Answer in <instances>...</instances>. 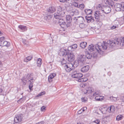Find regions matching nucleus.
<instances>
[{
  "label": "nucleus",
  "mask_w": 124,
  "mask_h": 124,
  "mask_svg": "<svg viewBox=\"0 0 124 124\" xmlns=\"http://www.w3.org/2000/svg\"><path fill=\"white\" fill-rule=\"evenodd\" d=\"M59 24L61 25H66V23L64 21V20L62 18L60 19L59 21Z\"/></svg>",
  "instance_id": "obj_25"
},
{
  "label": "nucleus",
  "mask_w": 124,
  "mask_h": 124,
  "mask_svg": "<svg viewBox=\"0 0 124 124\" xmlns=\"http://www.w3.org/2000/svg\"><path fill=\"white\" fill-rule=\"evenodd\" d=\"M73 4L74 6L75 7H78V4L77 3L75 2L73 3Z\"/></svg>",
  "instance_id": "obj_48"
},
{
  "label": "nucleus",
  "mask_w": 124,
  "mask_h": 124,
  "mask_svg": "<svg viewBox=\"0 0 124 124\" xmlns=\"http://www.w3.org/2000/svg\"><path fill=\"white\" fill-rule=\"evenodd\" d=\"M100 122V120L98 119L94 121V122L96 123V124H99Z\"/></svg>",
  "instance_id": "obj_49"
},
{
  "label": "nucleus",
  "mask_w": 124,
  "mask_h": 124,
  "mask_svg": "<svg viewBox=\"0 0 124 124\" xmlns=\"http://www.w3.org/2000/svg\"><path fill=\"white\" fill-rule=\"evenodd\" d=\"M87 43L85 42H82L80 44L81 47L83 48H84L86 46Z\"/></svg>",
  "instance_id": "obj_29"
},
{
  "label": "nucleus",
  "mask_w": 124,
  "mask_h": 124,
  "mask_svg": "<svg viewBox=\"0 0 124 124\" xmlns=\"http://www.w3.org/2000/svg\"><path fill=\"white\" fill-rule=\"evenodd\" d=\"M77 17H74L73 18V20L74 21V23L77 24H78V21L77 20Z\"/></svg>",
  "instance_id": "obj_46"
},
{
  "label": "nucleus",
  "mask_w": 124,
  "mask_h": 124,
  "mask_svg": "<svg viewBox=\"0 0 124 124\" xmlns=\"http://www.w3.org/2000/svg\"><path fill=\"white\" fill-rule=\"evenodd\" d=\"M99 110L102 113L104 114L107 110H108V108L106 107H102L100 108Z\"/></svg>",
  "instance_id": "obj_21"
},
{
  "label": "nucleus",
  "mask_w": 124,
  "mask_h": 124,
  "mask_svg": "<svg viewBox=\"0 0 124 124\" xmlns=\"http://www.w3.org/2000/svg\"><path fill=\"white\" fill-rule=\"evenodd\" d=\"M77 72L76 71H73L72 73V75L71 76L72 78H74V77H75V75L77 74Z\"/></svg>",
  "instance_id": "obj_41"
},
{
  "label": "nucleus",
  "mask_w": 124,
  "mask_h": 124,
  "mask_svg": "<svg viewBox=\"0 0 124 124\" xmlns=\"http://www.w3.org/2000/svg\"><path fill=\"white\" fill-rule=\"evenodd\" d=\"M81 100L82 102H86L87 101V98L86 97H82L81 98Z\"/></svg>",
  "instance_id": "obj_36"
},
{
  "label": "nucleus",
  "mask_w": 124,
  "mask_h": 124,
  "mask_svg": "<svg viewBox=\"0 0 124 124\" xmlns=\"http://www.w3.org/2000/svg\"><path fill=\"white\" fill-rule=\"evenodd\" d=\"M61 2H64L65 1H69V0H59Z\"/></svg>",
  "instance_id": "obj_56"
},
{
  "label": "nucleus",
  "mask_w": 124,
  "mask_h": 124,
  "mask_svg": "<svg viewBox=\"0 0 124 124\" xmlns=\"http://www.w3.org/2000/svg\"><path fill=\"white\" fill-rule=\"evenodd\" d=\"M45 93V92H42L39 94L38 95V96H41L44 94Z\"/></svg>",
  "instance_id": "obj_54"
},
{
  "label": "nucleus",
  "mask_w": 124,
  "mask_h": 124,
  "mask_svg": "<svg viewBox=\"0 0 124 124\" xmlns=\"http://www.w3.org/2000/svg\"><path fill=\"white\" fill-rule=\"evenodd\" d=\"M110 99L112 101H116L117 100L116 97L111 96L110 97Z\"/></svg>",
  "instance_id": "obj_39"
},
{
  "label": "nucleus",
  "mask_w": 124,
  "mask_h": 124,
  "mask_svg": "<svg viewBox=\"0 0 124 124\" xmlns=\"http://www.w3.org/2000/svg\"><path fill=\"white\" fill-rule=\"evenodd\" d=\"M69 65H67L66 64L64 66V68L65 69L67 72H70L71 70L73 69V68H72L71 67L72 66H71L70 65V64Z\"/></svg>",
  "instance_id": "obj_17"
},
{
  "label": "nucleus",
  "mask_w": 124,
  "mask_h": 124,
  "mask_svg": "<svg viewBox=\"0 0 124 124\" xmlns=\"http://www.w3.org/2000/svg\"><path fill=\"white\" fill-rule=\"evenodd\" d=\"M33 86L32 84H30L29 85V86H30L31 87H33Z\"/></svg>",
  "instance_id": "obj_63"
},
{
  "label": "nucleus",
  "mask_w": 124,
  "mask_h": 124,
  "mask_svg": "<svg viewBox=\"0 0 124 124\" xmlns=\"http://www.w3.org/2000/svg\"><path fill=\"white\" fill-rule=\"evenodd\" d=\"M78 82H84V81L83 78H79V79H78Z\"/></svg>",
  "instance_id": "obj_47"
},
{
  "label": "nucleus",
  "mask_w": 124,
  "mask_h": 124,
  "mask_svg": "<svg viewBox=\"0 0 124 124\" xmlns=\"http://www.w3.org/2000/svg\"><path fill=\"white\" fill-rule=\"evenodd\" d=\"M23 116L22 114L16 115L14 118L15 122L17 123L21 122L23 118Z\"/></svg>",
  "instance_id": "obj_6"
},
{
  "label": "nucleus",
  "mask_w": 124,
  "mask_h": 124,
  "mask_svg": "<svg viewBox=\"0 0 124 124\" xmlns=\"http://www.w3.org/2000/svg\"><path fill=\"white\" fill-rule=\"evenodd\" d=\"M77 20L78 21V23H83L84 21V18L82 16L77 17Z\"/></svg>",
  "instance_id": "obj_23"
},
{
  "label": "nucleus",
  "mask_w": 124,
  "mask_h": 124,
  "mask_svg": "<svg viewBox=\"0 0 124 124\" xmlns=\"http://www.w3.org/2000/svg\"><path fill=\"white\" fill-rule=\"evenodd\" d=\"M77 47V45L74 44L69 47L68 48V50L71 51H73L74 49H76Z\"/></svg>",
  "instance_id": "obj_15"
},
{
  "label": "nucleus",
  "mask_w": 124,
  "mask_h": 124,
  "mask_svg": "<svg viewBox=\"0 0 124 124\" xmlns=\"http://www.w3.org/2000/svg\"><path fill=\"white\" fill-rule=\"evenodd\" d=\"M23 42L25 44H27V42L25 40H23Z\"/></svg>",
  "instance_id": "obj_57"
},
{
  "label": "nucleus",
  "mask_w": 124,
  "mask_h": 124,
  "mask_svg": "<svg viewBox=\"0 0 124 124\" xmlns=\"http://www.w3.org/2000/svg\"><path fill=\"white\" fill-rule=\"evenodd\" d=\"M85 7V6L83 4H80L79 6V8L81 10L83 9Z\"/></svg>",
  "instance_id": "obj_42"
},
{
  "label": "nucleus",
  "mask_w": 124,
  "mask_h": 124,
  "mask_svg": "<svg viewBox=\"0 0 124 124\" xmlns=\"http://www.w3.org/2000/svg\"><path fill=\"white\" fill-rule=\"evenodd\" d=\"M103 97L102 96L98 95L96 96L95 97V99L97 101H102L103 100Z\"/></svg>",
  "instance_id": "obj_27"
},
{
  "label": "nucleus",
  "mask_w": 124,
  "mask_h": 124,
  "mask_svg": "<svg viewBox=\"0 0 124 124\" xmlns=\"http://www.w3.org/2000/svg\"><path fill=\"white\" fill-rule=\"evenodd\" d=\"M92 56V54H91L90 53L88 52L86 55V57L88 59H90Z\"/></svg>",
  "instance_id": "obj_37"
},
{
  "label": "nucleus",
  "mask_w": 124,
  "mask_h": 124,
  "mask_svg": "<svg viewBox=\"0 0 124 124\" xmlns=\"http://www.w3.org/2000/svg\"><path fill=\"white\" fill-rule=\"evenodd\" d=\"M18 28L21 30L22 31H26L27 29V28L25 26H23L22 25H20L18 26Z\"/></svg>",
  "instance_id": "obj_22"
},
{
  "label": "nucleus",
  "mask_w": 124,
  "mask_h": 124,
  "mask_svg": "<svg viewBox=\"0 0 124 124\" xmlns=\"http://www.w3.org/2000/svg\"><path fill=\"white\" fill-rule=\"evenodd\" d=\"M56 9L54 7H49L48 9H47V11L48 12L53 13L55 11Z\"/></svg>",
  "instance_id": "obj_26"
},
{
  "label": "nucleus",
  "mask_w": 124,
  "mask_h": 124,
  "mask_svg": "<svg viewBox=\"0 0 124 124\" xmlns=\"http://www.w3.org/2000/svg\"><path fill=\"white\" fill-rule=\"evenodd\" d=\"M85 11L87 15H89L92 12V10L91 9H86L85 10Z\"/></svg>",
  "instance_id": "obj_32"
},
{
  "label": "nucleus",
  "mask_w": 124,
  "mask_h": 124,
  "mask_svg": "<svg viewBox=\"0 0 124 124\" xmlns=\"http://www.w3.org/2000/svg\"><path fill=\"white\" fill-rule=\"evenodd\" d=\"M124 22L122 19V17L117 19L114 22L115 23H116V25L117 26L118 25L119 23L120 24H122L124 23Z\"/></svg>",
  "instance_id": "obj_12"
},
{
  "label": "nucleus",
  "mask_w": 124,
  "mask_h": 124,
  "mask_svg": "<svg viewBox=\"0 0 124 124\" xmlns=\"http://www.w3.org/2000/svg\"><path fill=\"white\" fill-rule=\"evenodd\" d=\"M101 93L100 91H97L93 94V96H95L96 95L100 94Z\"/></svg>",
  "instance_id": "obj_38"
},
{
  "label": "nucleus",
  "mask_w": 124,
  "mask_h": 124,
  "mask_svg": "<svg viewBox=\"0 0 124 124\" xmlns=\"http://www.w3.org/2000/svg\"><path fill=\"white\" fill-rule=\"evenodd\" d=\"M35 81L34 80H29L28 82H29L30 84H32L33 83L34 81Z\"/></svg>",
  "instance_id": "obj_51"
},
{
  "label": "nucleus",
  "mask_w": 124,
  "mask_h": 124,
  "mask_svg": "<svg viewBox=\"0 0 124 124\" xmlns=\"http://www.w3.org/2000/svg\"><path fill=\"white\" fill-rule=\"evenodd\" d=\"M66 8L68 12L72 16H73L74 15H77L79 14L78 11L75 9L74 7L71 6H66Z\"/></svg>",
  "instance_id": "obj_2"
},
{
  "label": "nucleus",
  "mask_w": 124,
  "mask_h": 124,
  "mask_svg": "<svg viewBox=\"0 0 124 124\" xmlns=\"http://www.w3.org/2000/svg\"><path fill=\"white\" fill-rule=\"evenodd\" d=\"M116 10L117 11H120L122 10L124 11V3L121 4L116 3L115 5Z\"/></svg>",
  "instance_id": "obj_4"
},
{
  "label": "nucleus",
  "mask_w": 124,
  "mask_h": 124,
  "mask_svg": "<svg viewBox=\"0 0 124 124\" xmlns=\"http://www.w3.org/2000/svg\"><path fill=\"white\" fill-rule=\"evenodd\" d=\"M82 109H80L78 111V114H80L82 112Z\"/></svg>",
  "instance_id": "obj_60"
},
{
  "label": "nucleus",
  "mask_w": 124,
  "mask_h": 124,
  "mask_svg": "<svg viewBox=\"0 0 124 124\" xmlns=\"http://www.w3.org/2000/svg\"><path fill=\"white\" fill-rule=\"evenodd\" d=\"M31 74H28L26 77L27 79L30 80L31 78Z\"/></svg>",
  "instance_id": "obj_50"
},
{
  "label": "nucleus",
  "mask_w": 124,
  "mask_h": 124,
  "mask_svg": "<svg viewBox=\"0 0 124 124\" xmlns=\"http://www.w3.org/2000/svg\"><path fill=\"white\" fill-rule=\"evenodd\" d=\"M80 86L81 87H84L85 86V85L83 84H82L80 85Z\"/></svg>",
  "instance_id": "obj_62"
},
{
  "label": "nucleus",
  "mask_w": 124,
  "mask_h": 124,
  "mask_svg": "<svg viewBox=\"0 0 124 124\" xmlns=\"http://www.w3.org/2000/svg\"><path fill=\"white\" fill-rule=\"evenodd\" d=\"M67 56L68 60L70 62L73 61L75 59V56L72 53L68 54Z\"/></svg>",
  "instance_id": "obj_8"
},
{
  "label": "nucleus",
  "mask_w": 124,
  "mask_h": 124,
  "mask_svg": "<svg viewBox=\"0 0 124 124\" xmlns=\"http://www.w3.org/2000/svg\"><path fill=\"white\" fill-rule=\"evenodd\" d=\"M79 64L80 65H82V64H81L78 60L75 61L74 62H73V64H70V65L72 66V67L73 66L74 67H77Z\"/></svg>",
  "instance_id": "obj_11"
},
{
  "label": "nucleus",
  "mask_w": 124,
  "mask_h": 124,
  "mask_svg": "<svg viewBox=\"0 0 124 124\" xmlns=\"http://www.w3.org/2000/svg\"><path fill=\"white\" fill-rule=\"evenodd\" d=\"M75 77H74V78L78 79L79 78L82 77L83 75L81 73H77V74L75 75Z\"/></svg>",
  "instance_id": "obj_30"
},
{
  "label": "nucleus",
  "mask_w": 124,
  "mask_h": 124,
  "mask_svg": "<svg viewBox=\"0 0 124 124\" xmlns=\"http://www.w3.org/2000/svg\"><path fill=\"white\" fill-rule=\"evenodd\" d=\"M104 2L106 4L112 7L114 5V2L112 0H105Z\"/></svg>",
  "instance_id": "obj_14"
},
{
  "label": "nucleus",
  "mask_w": 124,
  "mask_h": 124,
  "mask_svg": "<svg viewBox=\"0 0 124 124\" xmlns=\"http://www.w3.org/2000/svg\"><path fill=\"white\" fill-rule=\"evenodd\" d=\"M89 69V67L88 65H86L82 67L81 69V71L82 72H87Z\"/></svg>",
  "instance_id": "obj_20"
},
{
  "label": "nucleus",
  "mask_w": 124,
  "mask_h": 124,
  "mask_svg": "<svg viewBox=\"0 0 124 124\" xmlns=\"http://www.w3.org/2000/svg\"><path fill=\"white\" fill-rule=\"evenodd\" d=\"M96 45L95 46L93 44L90 45L88 48V50L90 52H92L95 50L99 52V50L102 51V50H105L109 46V47L114 46V45H120L123 46L124 45V37L115 38L114 40L111 41L110 40H108L107 42L103 41V43L100 46L99 44Z\"/></svg>",
  "instance_id": "obj_1"
},
{
  "label": "nucleus",
  "mask_w": 124,
  "mask_h": 124,
  "mask_svg": "<svg viewBox=\"0 0 124 124\" xmlns=\"http://www.w3.org/2000/svg\"><path fill=\"white\" fill-rule=\"evenodd\" d=\"M25 100V98H20L19 100L17 101L18 102H19V101H20L21 102H23V101Z\"/></svg>",
  "instance_id": "obj_44"
},
{
  "label": "nucleus",
  "mask_w": 124,
  "mask_h": 124,
  "mask_svg": "<svg viewBox=\"0 0 124 124\" xmlns=\"http://www.w3.org/2000/svg\"><path fill=\"white\" fill-rule=\"evenodd\" d=\"M41 59L39 58L38 59V60L37 62V65L39 67L40 66L42 63L41 62Z\"/></svg>",
  "instance_id": "obj_33"
},
{
  "label": "nucleus",
  "mask_w": 124,
  "mask_h": 124,
  "mask_svg": "<svg viewBox=\"0 0 124 124\" xmlns=\"http://www.w3.org/2000/svg\"><path fill=\"white\" fill-rule=\"evenodd\" d=\"M84 82H86L88 80V79L86 78H83Z\"/></svg>",
  "instance_id": "obj_59"
},
{
  "label": "nucleus",
  "mask_w": 124,
  "mask_h": 124,
  "mask_svg": "<svg viewBox=\"0 0 124 124\" xmlns=\"http://www.w3.org/2000/svg\"><path fill=\"white\" fill-rule=\"evenodd\" d=\"M79 27L81 28H83L85 27V25L83 23H80L79 25Z\"/></svg>",
  "instance_id": "obj_40"
},
{
  "label": "nucleus",
  "mask_w": 124,
  "mask_h": 124,
  "mask_svg": "<svg viewBox=\"0 0 124 124\" xmlns=\"http://www.w3.org/2000/svg\"><path fill=\"white\" fill-rule=\"evenodd\" d=\"M32 58V57L31 56H28L25 58L24 60L25 62H27L31 60Z\"/></svg>",
  "instance_id": "obj_31"
},
{
  "label": "nucleus",
  "mask_w": 124,
  "mask_h": 124,
  "mask_svg": "<svg viewBox=\"0 0 124 124\" xmlns=\"http://www.w3.org/2000/svg\"><path fill=\"white\" fill-rule=\"evenodd\" d=\"M41 110L42 111H45V107L44 106H42L41 108Z\"/></svg>",
  "instance_id": "obj_52"
},
{
  "label": "nucleus",
  "mask_w": 124,
  "mask_h": 124,
  "mask_svg": "<svg viewBox=\"0 0 124 124\" xmlns=\"http://www.w3.org/2000/svg\"><path fill=\"white\" fill-rule=\"evenodd\" d=\"M56 74L55 73L51 74L49 76L48 78V80L49 82H50L52 81V79L55 76Z\"/></svg>",
  "instance_id": "obj_24"
},
{
  "label": "nucleus",
  "mask_w": 124,
  "mask_h": 124,
  "mask_svg": "<svg viewBox=\"0 0 124 124\" xmlns=\"http://www.w3.org/2000/svg\"><path fill=\"white\" fill-rule=\"evenodd\" d=\"M66 20L68 23L66 26L68 27L69 26V24L71 22L72 18L70 15H67L66 16Z\"/></svg>",
  "instance_id": "obj_13"
},
{
  "label": "nucleus",
  "mask_w": 124,
  "mask_h": 124,
  "mask_svg": "<svg viewBox=\"0 0 124 124\" xmlns=\"http://www.w3.org/2000/svg\"><path fill=\"white\" fill-rule=\"evenodd\" d=\"M1 46H6L7 47H9L10 46V43L6 41H3L0 44Z\"/></svg>",
  "instance_id": "obj_19"
},
{
  "label": "nucleus",
  "mask_w": 124,
  "mask_h": 124,
  "mask_svg": "<svg viewBox=\"0 0 124 124\" xmlns=\"http://www.w3.org/2000/svg\"><path fill=\"white\" fill-rule=\"evenodd\" d=\"M116 26H115L114 25H113V26H112L111 27V29H113L116 28Z\"/></svg>",
  "instance_id": "obj_58"
},
{
  "label": "nucleus",
  "mask_w": 124,
  "mask_h": 124,
  "mask_svg": "<svg viewBox=\"0 0 124 124\" xmlns=\"http://www.w3.org/2000/svg\"><path fill=\"white\" fill-rule=\"evenodd\" d=\"M61 63L62 64H64L66 63V62L64 58H63L61 61Z\"/></svg>",
  "instance_id": "obj_43"
},
{
  "label": "nucleus",
  "mask_w": 124,
  "mask_h": 124,
  "mask_svg": "<svg viewBox=\"0 0 124 124\" xmlns=\"http://www.w3.org/2000/svg\"><path fill=\"white\" fill-rule=\"evenodd\" d=\"M120 100L122 102H124V96L121 97L120 98Z\"/></svg>",
  "instance_id": "obj_55"
},
{
  "label": "nucleus",
  "mask_w": 124,
  "mask_h": 124,
  "mask_svg": "<svg viewBox=\"0 0 124 124\" xmlns=\"http://www.w3.org/2000/svg\"><path fill=\"white\" fill-rule=\"evenodd\" d=\"M100 9L105 13L107 14L110 12L111 9L110 7L108 6H103L100 7Z\"/></svg>",
  "instance_id": "obj_5"
},
{
  "label": "nucleus",
  "mask_w": 124,
  "mask_h": 124,
  "mask_svg": "<svg viewBox=\"0 0 124 124\" xmlns=\"http://www.w3.org/2000/svg\"><path fill=\"white\" fill-rule=\"evenodd\" d=\"M39 124H44V122H41L39 123Z\"/></svg>",
  "instance_id": "obj_64"
},
{
  "label": "nucleus",
  "mask_w": 124,
  "mask_h": 124,
  "mask_svg": "<svg viewBox=\"0 0 124 124\" xmlns=\"http://www.w3.org/2000/svg\"><path fill=\"white\" fill-rule=\"evenodd\" d=\"M54 15V17L56 19H61V18H62V17L64 16L63 15H62L60 14L57 13H55Z\"/></svg>",
  "instance_id": "obj_18"
},
{
  "label": "nucleus",
  "mask_w": 124,
  "mask_h": 124,
  "mask_svg": "<svg viewBox=\"0 0 124 124\" xmlns=\"http://www.w3.org/2000/svg\"><path fill=\"white\" fill-rule=\"evenodd\" d=\"M94 16L97 22H99L100 20V19H101L102 20L105 19V16L104 15H102L100 13V12L99 11H97L95 12L94 14Z\"/></svg>",
  "instance_id": "obj_3"
},
{
  "label": "nucleus",
  "mask_w": 124,
  "mask_h": 124,
  "mask_svg": "<svg viewBox=\"0 0 124 124\" xmlns=\"http://www.w3.org/2000/svg\"><path fill=\"white\" fill-rule=\"evenodd\" d=\"M97 56V54L96 53H95L93 55V58H95Z\"/></svg>",
  "instance_id": "obj_61"
},
{
  "label": "nucleus",
  "mask_w": 124,
  "mask_h": 124,
  "mask_svg": "<svg viewBox=\"0 0 124 124\" xmlns=\"http://www.w3.org/2000/svg\"><path fill=\"white\" fill-rule=\"evenodd\" d=\"M57 13L60 14L62 15H63L65 13L63 8L61 7L60 6L58 7Z\"/></svg>",
  "instance_id": "obj_9"
},
{
  "label": "nucleus",
  "mask_w": 124,
  "mask_h": 124,
  "mask_svg": "<svg viewBox=\"0 0 124 124\" xmlns=\"http://www.w3.org/2000/svg\"><path fill=\"white\" fill-rule=\"evenodd\" d=\"M85 55H81L79 56L78 58V60L79 62H80L81 64H82V65L84 63V61L85 60Z\"/></svg>",
  "instance_id": "obj_10"
},
{
  "label": "nucleus",
  "mask_w": 124,
  "mask_h": 124,
  "mask_svg": "<svg viewBox=\"0 0 124 124\" xmlns=\"http://www.w3.org/2000/svg\"><path fill=\"white\" fill-rule=\"evenodd\" d=\"M85 18L87 21L88 23L90 22L92 23L94 22V19L91 16H86Z\"/></svg>",
  "instance_id": "obj_16"
},
{
  "label": "nucleus",
  "mask_w": 124,
  "mask_h": 124,
  "mask_svg": "<svg viewBox=\"0 0 124 124\" xmlns=\"http://www.w3.org/2000/svg\"><path fill=\"white\" fill-rule=\"evenodd\" d=\"M108 110L109 112H113L115 110L114 107L113 106H111L110 107L108 108Z\"/></svg>",
  "instance_id": "obj_28"
},
{
  "label": "nucleus",
  "mask_w": 124,
  "mask_h": 124,
  "mask_svg": "<svg viewBox=\"0 0 124 124\" xmlns=\"http://www.w3.org/2000/svg\"><path fill=\"white\" fill-rule=\"evenodd\" d=\"M69 53V51L68 50L61 49L59 53V55L61 56H65Z\"/></svg>",
  "instance_id": "obj_7"
},
{
  "label": "nucleus",
  "mask_w": 124,
  "mask_h": 124,
  "mask_svg": "<svg viewBox=\"0 0 124 124\" xmlns=\"http://www.w3.org/2000/svg\"><path fill=\"white\" fill-rule=\"evenodd\" d=\"M4 37H1L0 38V44L4 41Z\"/></svg>",
  "instance_id": "obj_45"
},
{
  "label": "nucleus",
  "mask_w": 124,
  "mask_h": 124,
  "mask_svg": "<svg viewBox=\"0 0 124 124\" xmlns=\"http://www.w3.org/2000/svg\"><path fill=\"white\" fill-rule=\"evenodd\" d=\"M83 91L84 93V94H88L87 92V89H84L83 90Z\"/></svg>",
  "instance_id": "obj_53"
},
{
  "label": "nucleus",
  "mask_w": 124,
  "mask_h": 124,
  "mask_svg": "<svg viewBox=\"0 0 124 124\" xmlns=\"http://www.w3.org/2000/svg\"><path fill=\"white\" fill-rule=\"evenodd\" d=\"M123 116L122 115H118L116 117V119L117 121L121 120L123 118Z\"/></svg>",
  "instance_id": "obj_34"
},
{
  "label": "nucleus",
  "mask_w": 124,
  "mask_h": 124,
  "mask_svg": "<svg viewBox=\"0 0 124 124\" xmlns=\"http://www.w3.org/2000/svg\"><path fill=\"white\" fill-rule=\"evenodd\" d=\"M87 93H90L92 92V88L90 87H89L87 89Z\"/></svg>",
  "instance_id": "obj_35"
}]
</instances>
